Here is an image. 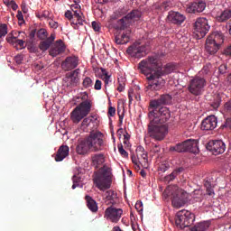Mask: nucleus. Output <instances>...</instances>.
Segmentation results:
<instances>
[{
	"mask_svg": "<svg viewBox=\"0 0 231 231\" xmlns=\"http://www.w3.org/2000/svg\"><path fill=\"white\" fill-rule=\"evenodd\" d=\"M162 196L167 199L171 198V205L174 208H181L187 203V192L182 191L178 186H169Z\"/></svg>",
	"mask_w": 231,
	"mask_h": 231,
	"instance_id": "nucleus-3",
	"label": "nucleus"
},
{
	"mask_svg": "<svg viewBox=\"0 0 231 231\" xmlns=\"http://www.w3.org/2000/svg\"><path fill=\"white\" fill-rule=\"evenodd\" d=\"M138 69L145 75L148 85L145 88L146 93L149 91H160L165 86V79L163 77L172 73L174 67L166 65L162 67V63L158 61L156 56H150L143 60L138 64Z\"/></svg>",
	"mask_w": 231,
	"mask_h": 231,
	"instance_id": "nucleus-1",
	"label": "nucleus"
},
{
	"mask_svg": "<svg viewBox=\"0 0 231 231\" xmlns=\"http://www.w3.org/2000/svg\"><path fill=\"white\" fill-rule=\"evenodd\" d=\"M97 124V118L90 116L83 119L81 123L80 129L84 133H89L83 140L79 141L77 147L76 152L84 156L88 154V152H99V151H104L106 148V136L102 132L98 130H93V126Z\"/></svg>",
	"mask_w": 231,
	"mask_h": 231,
	"instance_id": "nucleus-2",
	"label": "nucleus"
},
{
	"mask_svg": "<svg viewBox=\"0 0 231 231\" xmlns=\"http://www.w3.org/2000/svg\"><path fill=\"white\" fill-rule=\"evenodd\" d=\"M223 54L226 57H231V44L224 50Z\"/></svg>",
	"mask_w": 231,
	"mask_h": 231,
	"instance_id": "nucleus-56",
	"label": "nucleus"
},
{
	"mask_svg": "<svg viewBox=\"0 0 231 231\" xmlns=\"http://www.w3.org/2000/svg\"><path fill=\"white\" fill-rule=\"evenodd\" d=\"M228 71V67L226 66V64H222L218 67V73H220V75H225V73H227Z\"/></svg>",
	"mask_w": 231,
	"mask_h": 231,
	"instance_id": "nucleus-49",
	"label": "nucleus"
},
{
	"mask_svg": "<svg viewBox=\"0 0 231 231\" xmlns=\"http://www.w3.org/2000/svg\"><path fill=\"white\" fill-rule=\"evenodd\" d=\"M137 160H139V161L141 160V162L144 163V165H145V163H147V162H149V157L147 155V152L141 154L139 157H137Z\"/></svg>",
	"mask_w": 231,
	"mask_h": 231,
	"instance_id": "nucleus-48",
	"label": "nucleus"
},
{
	"mask_svg": "<svg viewBox=\"0 0 231 231\" xmlns=\"http://www.w3.org/2000/svg\"><path fill=\"white\" fill-rule=\"evenodd\" d=\"M51 14L48 10H44L36 14V17L41 21H48L51 19Z\"/></svg>",
	"mask_w": 231,
	"mask_h": 231,
	"instance_id": "nucleus-35",
	"label": "nucleus"
},
{
	"mask_svg": "<svg viewBox=\"0 0 231 231\" xmlns=\"http://www.w3.org/2000/svg\"><path fill=\"white\" fill-rule=\"evenodd\" d=\"M105 196L108 201H113L115 200V198H116V194H115V191L113 189L107 190L105 193Z\"/></svg>",
	"mask_w": 231,
	"mask_h": 231,
	"instance_id": "nucleus-42",
	"label": "nucleus"
},
{
	"mask_svg": "<svg viewBox=\"0 0 231 231\" xmlns=\"http://www.w3.org/2000/svg\"><path fill=\"white\" fill-rule=\"evenodd\" d=\"M101 72L103 74L104 79H111V75H109V72L106 69H101Z\"/></svg>",
	"mask_w": 231,
	"mask_h": 231,
	"instance_id": "nucleus-58",
	"label": "nucleus"
},
{
	"mask_svg": "<svg viewBox=\"0 0 231 231\" xmlns=\"http://www.w3.org/2000/svg\"><path fill=\"white\" fill-rule=\"evenodd\" d=\"M61 66L65 71H71V69H75L79 66V58L75 56L67 57Z\"/></svg>",
	"mask_w": 231,
	"mask_h": 231,
	"instance_id": "nucleus-23",
	"label": "nucleus"
},
{
	"mask_svg": "<svg viewBox=\"0 0 231 231\" xmlns=\"http://www.w3.org/2000/svg\"><path fill=\"white\" fill-rule=\"evenodd\" d=\"M64 51H66V44L62 40H58L50 49L49 54L51 57H57L58 55H62Z\"/></svg>",
	"mask_w": 231,
	"mask_h": 231,
	"instance_id": "nucleus-21",
	"label": "nucleus"
},
{
	"mask_svg": "<svg viewBox=\"0 0 231 231\" xmlns=\"http://www.w3.org/2000/svg\"><path fill=\"white\" fill-rule=\"evenodd\" d=\"M168 133L169 127H167L165 124L150 120L148 125V134L151 138L162 142V140L165 139Z\"/></svg>",
	"mask_w": 231,
	"mask_h": 231,
	"instance_id": "nucleus-5",
	"label": "nucleus"
},
{
	"mask_svg": "<svg viewBox=\"0 0 231 231\" xmlns=\"http://www.w3.org/2000/svg\"><path fill=\"white\" fill-rule=\"evenodd\" d=\"M160 151H162V147H160V144H156V143L152 144L151 152H152L153 154H158Z\"/></svg>",
	"mask_w": 231,
	"mask_h": 231,
	"instance_id": "nucleus-47",
	"label": "nucleus"
},
{
	"mask_svg": "<svg viewBox=\"0 0 231 231\" xmlns=\"http://www.w3.org/2000/svg\"><path fill=\"white\" fill-rule=\"evenodd\" d=\"M217 127V117L216 116H207L200 125L202 131H214Z\"/></svg>",
	"mask_w": 231,
	"mask_h": 231,
	"instance_id": "nucleus-18",
	"label": "nucleus"
},
{
	"mask_svg": "<svg viewBox=\"0 0 231 231\" xmlns=\"http://www.w3.org/2000/svg\"><path fill=\"white\" fill-rule=\"evenodd\" d=\"M171 104H172V96L163 94L157 100H152L150 102V107H160V106H169Z\"/></svg>",
	"mask_w": 231,
	"mask_h": 231,
	"instance_id": "nucleus-22",
	"label": "nucleus"
},
{
	"mask_svg": "<svg viewBox=\"0 0 231 231\" xmlns=\"http://www.w3.org/2000/svg\"><path fill=\"white\" fill-rule=\"evenodd\" d=\"M221 45H219V43H216L207 38L205 45L207 53H208L209 55H216V53L219 51Z\"/></svg>",
	"mask_w": 231,
	"mask_h": 231,
	"instance_id": "nucleus-24",
	"label": "nucleus"
},
{
	"mask_svg": "<svg viewBox=\"0 0 231 231\" xmlns=\"http://www.w3.org/2000/svg\"><path fill=\"white\" fill-rule=\"evenodd\" d=\"M51 44H53V41H55V33H51L50 37L45 39Z\"/></svg>",
	"mask_w": 231,
	"mask_h": 231,
	"instance_id": "nucleus-60",
	"label": "nucleus"
},
{
	"mask_svg": "<svg viewBox=\"0 0 231 231\" xmlns=\"http://www.w3.org/2000/svg\"><path fill=\"white\" fill-rule=\"evenodd\" d=\"M131 159L134 165H137V167H140V160H138L134 155H132Z\"/></svg>",
	"mask_w": 231,
	"mask_h": 231,
	"instance_id": "nucleus-59",
	"label": "nucleus"
},
{
	"mask_svg": "<svg viewBox=\"0 0 231 231\" xmlns=\"http://www.w3.org/2000/svg\"><path fill=\"white\" fill-rule=\"evenodd\" d=\"M38 39H41V41H44L48 38V31L46 29H40L36 33Z\"/></svg>",
	"mask_w": 231,
	"mask_h": 231,
	"instance_id": "nucleus-37",
	"label": "nucleus"
},
{
	"mask_svg": "<svg viewBox=\"0 0 231 231\" xmlns=\"http://www.w3.org/2000/svg\"><path fill=\"white\" fill-rule=\"evenodd\" d=\"M221 129H229L231 131V117L226 119L225 123L221 125Z\"/></svg>",
	"mask_w": 231,
	"mask_h": 231,
	"instance_id": "nucleus-46",
	"label": "nucleus"
},
{
	"mask_svg": "<svg viewBox=\"0 0 231 231\" xmlns=\"http://www.w3.org/2000/svg\"><path fill=\"white\" fill-rule=\"evenodd\" d=\"M109 166H103L97 172L95 173L94 183L99 190H107L111 189L113 183V173Z\"/></svg>",
	"mask_w": 231,
	"mask_h": 231,
	"instance_id": "nucleus-4",
	"label": "nucleus"
},
{
	"mask_svg": "<svg viewBox=\"0 0 231 231\" xmlns=\"http://www.w3.org/2000/svg\"><path fill=\"white\" fill-rule=\"evenodd\" d=\"M231 19V9H224L216 15L217 23H226Z\"/></svg>",
	"mask_w": 231,
	"mask_h": 231,
	"instance_id": "nucleus-28",
	"label": "nucleus"
},
{
	"mask_svg": "<svg viewBox=\"0 0 231 231\" xmlns=\"http://www.w3.org/2000/svg\"><path fill=\"white\" fill-rule=\"evenodd\" d=\"M80 69H76L73 71L68 72L63 78V84L67 88H77L79 82H80Z\"/></svg>",
	"mask_w": 231,
	"mask_h": 231,
	"instance_id": "nucleus-14",
	"label": "nucleus"
},
{
	"mask_svg": "<svg viewBox=\"0 0 231 231\" xmlns=\"http://www.w3.org/2000/svg\"><path fill=\"white\" fill-rule=\"evenodd\" d=\"M116 115V108L114 106L108 107V116H115Z\"/></svg>",
	"mask_w": 231,
	"mask_h": 231,
	"instance_id": "nucleus-54",
	"label": "nucleus"
},
{
	"mask_svg": "<svg viewBox=\"0 0 231 231\" xmlns=\"http://www.w3.org/2000/svg\"><path fill=\"white\" fill-rule=\"evenodd\" d=\"M192 217H194V215H192L190 211L185 209L179 211L175 218L176 226L183 230V228L190 226L191 223L194 221Z\"/></svg>",
	"mask_w": 231,
	"mask_h": 231,
	"instance_id": "nucleus-10",
	"label": "nucleus"
},
{
	"mask_svg": "<svg viewBox=\"0 0 231 231\" xmlns=\"http://www.w3.org/2000/svg\"><path fill=\"white\" fill-rule=\"evenodd\" d=\"M92 28L94 32H100V23L97 22H92Z\"/></svg>",
	"mask_w": 231,
	"mask_h": 231,
	"instance_id": "nucleus-55",
	"label": "nucleus"
},
{
	"mask_svg": "<svg viewBox=\"0 0 231 231\" xmlns=\"http://www.w3.org/2000/svg\"><path fill=\"white\" fill-rule=\"evenodd\" d=\"M210 226L208 222H199L190 228L191 231H207Z\"/></svg>",
	"mask_w": 231,
	"mask_h": 231,
	"instance_id": "nucleus-34",
	"label": "nucleus"
},
{
	"mask_svg": "<svg viewBox=\"0 0 231 231\" xmlns=\"http://www.w3.org/2000/svg\"><path fill=\"white\" fill-rule=\"evenodd\" d=\"M70 8L74 12V17H76V21L71 22V26L74 30H79V26L84 24V14L80 11V5L79 4L71 5Z\"/></svg>",
	"mask_w": 231,
	"mask_h": 231,
	"instance_id": "nucleus-17",
	"label": "nucleus"
},
{
	"mask_svg": "<svg viewBox=\"0 0 231 231\" xmlns=\"http://www.w3.org/2000/svg\"><path fill=\"white\" fill-rule=\"evenodd\" d=\"M225 109L226 111H231V100L225 104Z\"/></svg>",
	"mask_w": 231,
	"mask_h": 231,
	"instance_id": "nucleus-63",
	"label": "nucleus"
},
{
	"mask_svg": "<svg viewBox=\"0 0 231 231\" xmlns=\"http://www.w3.org/2000/svg\"><path fill=\"white\" fill-rule=\"evenodd\" d=\"M181 172H183V167L175 169L171 174L164 177V181H166V183H171V181H174V180H176V178H178V176H180Z\"/></svg>",
	"mask_w": 231,
	"mask_h": 231,
	"instance_id": "nucleus-30",
	"label": "nucleus"
},
{
	"mask_svg": "<svg viewBox=\"0 0 231 231\" xmlns=\"http://www.w3.org/2000/svg\"><path fill=\"white\" fill-rule=\"evenodd\" d=\"M11 6L12 10L15 11L17 10V8H19V5H17V4H15V1L11 0V5H9Z\"/></svg>",
	"mask_w": 231,
	"mask_h": 231,
	"instance_id": "nucleus-61",
	"label": "nucleus"
},
{
	"mask_svg": "<svg viewBox=\"0 0 231 231\" xmlns=\"http://www.w3.org/2000/svg\"><path fill=\"white\" fill-rule=\"evenodd\" d=\"M226 30H228L229 33L231 34V19L226 24Z\"/></svg>",
	"mask_w": 231,
	"mask_h": 231,
	"instance_id": "nucleus-64",
	"label": "nucleus"
},
{
	"mask_svg": "<svg viewBox=\"0 0 231 231\" xmlns=\"http://www.w3.org/2000/svg\"><path fill=\"white\" fill-rule=\"evenodd\" d=\"M82 86H83V88H85L86 89H88V88H93V79H91V78H89V77H86V78L83 79Z\"/></svg>",
	"mask_w": 231,
	"mask_h": 231,
	"instance_id": "nucleus-38",
	"label": "nucleus"
},
{
	"mask_svg": "<svg viewBox=\"0 0 231 231\" xmlns=\"http://www.w3.org/2000/svg\"><path fill=\"white\" fill-rule=\"evenodd\" d=\"M72 181H73L72 189H77V187H79L80 185L79 183L82 181V178L79 174L74 175L72 177Z\"/></svg>",
	"mask_w": 231,
	"mask_h": 231,
	"instance_id": "nucleus-39",
	"label": "nucleus"
},
{
	"mask_svg": "<svg viewBox=\"0 0 231 231\" xmlns=\"http://www.w3.org/2000/svg\"><path fill=\"white\" fill-rule=\"evenodd\" d=\"M206 149L210 151L215 156H217V154H223L226 151V145L221 140L209 141Z\"/></svg>",
	"mask_w": 231,
	"mask_h": 231,
	"instance_id": "nucleus-16",
	"label": "nucleus"
},
{
	"mask_svg": "<svg viewBox=\"0 0 231 231\" xmlns=\"http://www.w3.org/2000/svg\"><path fill=\"white\" fill-rule=\"evenodd\" d=\"M128 55L135 59H142L147 55V46L140 45V43H134L126 50Z\"/></svg>",
	"mask_w": 231,
	"mask_h": 231,
	"instance_id": "nucleus-15",
	"label": "nucleus"
},
{
	"mask_svg": "<svg viewBox=\"0 0 231 231\" xmlns=\"http://www.w3.org/2000/svg\"><path fill=\"white\" fill-rule=\"evenodd\" d=\"M51 46V44L49 42H47L46 40H42L39 44V49L41 50V51H48Z\"/></svg>",
	"mask_w": 231,
	"mask_h": 231,
	"instance_id": "nucleus-36",
	"label": "nucleus"
},
{
	"mask_svg": "<svg viewBox=\"0 0 231 231\" xmlns=\"http://www.w3.org/2000/svg\"><path fill=\"white\" fill-rule=\"evenodd\" d=\"M210 30V25L208 24V20L204 17L197 18L194 23V32L198 39H203Z\"/></svg>",
	"mask_w": 231,
	"mask_h": 231,
	"instance_id": "nucleus-12",
	"label": "nucleus"
},
{
	"mask_svg": "<svg viewBox=\"0 0 231 231\" xmlns=\"http://www.w3.org/2000/svg\"><path fill=\"white\" fill-rule=\"evenodd\" d=\"M149 119L152 122L165 124L171 118V111L165 106L151 107L149 106Z\"/></svg>",
	"mask_w": 231,
	"mask_h": 231,
	"instance_id": "nucleus-7",
	"label": "nucleus"
},
{
	"mask_svg": "<svg viewBox=\"0 0 231 231\" xmlns=\"http://www.w3.org/2000/svg\"><path fill=\"white\" fill-rule=\"evenodd\" d=\"M219 106H221V99H219V97H217L211 104V106L213 107V109H217V107H219Z\"/></svg>",
	"mask_w": 231,
	"mask_h": 231,
	"instance_id": "nucleus-51",
	"label": "nucleus"
},
{
	"mask_svg": "<svg viewBox=\"0 0 231 231\" xmlns=\"http://www.w3.org/2000/svg\"><path fill=\"white\" fill-rule=\"evenodd\" d=\"M145 152V148H143V146H138L136 148V154H137V158H140V156H142V154H144Z\"/></svg>",
	"mask_w": 231,
	"mask_h": 231,
	"instance_id": "nucleus-50",
	"label": "nucleus"
},
{
	"mask_svg": "<svg viewBox=\"0 0 231 231\" xmlns=\"http://www.w3.org/2000/svg\"><path fill=\"white\" fill-rule=\"evenodd\" d=\"M65 17H66V19L70 21V23H73V21H75V19H77V17H75V14H73V13H71V11H69V10L65 12Z\"/></svg>",
	"mask_w": 231,
	"mask_h": 231,
	"instance_id": "nucleus-44",
	"label": "nucleus"
},
{
	"mask_svg": "<svg viewBox=\"0 0 231 231\" xmlns=\"http://www.w3.org/2000/svg\"><path fill=\"white\" fill-rule=\"evenodd\" d=\"M207 86V80L199 76H196L189 81V85L188 89L191 95H195V97H199L203 93V89Z\"/></svg>",
	"mask_w": 231,
	"mask_h": 231,
	"instance_id": "nucleus-11",
	"label": "nucleus"
},
{
	"mask_svg": "<svg viewBox=\"0 0 231 231\" xmlns=\"http://www.w3.org/2000/svg\"><path fill=\"white\" fill-rule=\"evenodd\" d=\"M117 148L121 156H124V158H127V156H129V153L124 150V145H122V143L118 144Z\"/></svg>",
	"mask_w": 231,
	"mask_h": 231,
	"instance_id": "nucleus-45",
	"label": "nucleus"
},
{
	"mask_svg": "<svg viewBox=\"0 0 231 231\" xmlns=\"http://www.w3.org/2000/svg\"><path fill=\"white\" fill-rule=\"evenodd\" d=\"M94 89H96L97 91H100V89H102V81L99 79L96 80V83L94 85Z\"/></svg>",
	"mask_w": 231,
	"mask_h": 231,
	"instance_id": "nucleus-53",
	"label": "nucleus"
},
{
	"mask_svg": "<svg viewBox=\"0 0 231 231\" xmlns=\"http://www.w3.org/2000/svg\"><path fill=\"white\" fill-rule=\"evenodd\" d=\"M89 113H91V101H83L70 113V120L73 124H79Z\"/></svg>",
	"mask_w": 231,
	"mask_h": 231,
	"instance_id": "nucleus-6",
	"label": "nucleus"
},
{
	"mask_svg": "<svg viewBox=\"0 0 231 231\" xmlns=\"http://www.w3.org/2000/svg\"><path fill=\"white\" fill-rule=\"evenodd\" d=\"M171 152H198V140L188 139L170 147Z\"/></svg>",
	"mask_w": 231,
	"mask_h": 231,
	"instance_id": "nucleus-9",
	"label": "nucleus"
},
{
	"mask_svg": "<svg viewBox=\"0 0 231 231\" xmlns=\"http://www.w3.org/2000/svg\"><path fill=\"white\" fill-rule=\"evenodd\" d=\"M122 15H124V11L122 9H118L111 15V19L113 21H116V19H119Z\"/></svg>",
	"mask_w": 231,
	"mask_h": 231,
	"instance_id": "nucleus-43",
	"label": "nucleus"
},
{
	"mask_svg": "<svg viewBox=\"0 0 231 231\" xmlns=\"http://www.w3.org/2000/svg\"><path fill=\"white\" fill-rule=\"evenodd\" d=\"M68 156H69V147L68 145H61L56 152L55 162H62Z\"/></svg>",
	"mask_w": 231,
	"mask_h": 231,
	"instance_id": "nucleus-25",
	"label": "nucleus"
},
{
	"mask_svg": "<svg viewBox=\"0 0 231 231\" xmlns=\"http://www.w3.org/2000/svg\"><path fill=\"white\" fill-rule=\"evenodd\" d=\"M76 100H81L82 102H91L89 100V94L88 92H82L76 97Z\"/></svg>",
	"mask_w": 231,
	"mask_h": 231,
	"instance_id": "nucleus-41",
	"label": "nucleus"
},
{
	"mask_svg": "<svg viewBox=\"0 0 231 231\" xmlns=\"http://www.w3.org/2000/svg\"><path fill=\"white\" fill-rule=\"evenodd\" d=\"M135 209L137 212H143V203H142V201H137L135 203Z\"/></svg>",
	"mask_w": 231,
	"mask_h": 231,
	"instance_id": "nucleus-52",
	"label": "nucleus"
},
{
	"mask_svg": "<svg viewBox=\"0 0 231 231\" xmlns=\"http://www.w3.org/2000/svg\"><path fill=\"white\" fill-rule=\"evenodd\" d=\"M131 39V30H126L122 33L116 34L115 37L116 43L127 44Z\"/></svg>",
	"mask_w": 231,
	"mask_h": 231,
	"instance_id": "nucleus-26",
	"label": "nucleus"
},
{
	"mask_svg": "<svg viewBox=\"0 0 231 231\" xmlns=\"http://www.w3.org/2000/svg\"><path fill=\"white\" fill-rule=\"evenodd\" d=\"M49 26H51V28H54V30H57V28H59V23L50 20Z\"/></svg>",
	"mask_w": 231,
	"mask_h": 231,
	"instance_id": "nucleus-57",
	"label": "nucleus"
},
{
	"mask_svg": "<svg viewBox=\"0 0 231 231\" xmlns=\"http://www.w3.org/2000/svg\"><path fill=\"white\" fill-rule=\"evenodd\" d=\"M7 42L13 44V46H19L20 50H24V41L21 39H17L15 36H12L10 38H6Z\"/></svg>",
	"mask_w": 231,
	"mask_h": 231,
	"instance_id": "nucleus-32",
	"label": "nucleus"
},
{
	"mask_svg": "<svg viewBox=\"0 0 231 231\" xmlns=\"http://www.w3.org/2000/svg\"><path fill=\"white\" fill-rule=\"evenodd\" d=\"M124 214L123 208H115V206H110L105 210L104 218L110 223H118L122 218Z\"/></svg>",
	"mask_w": 231,
	"mask_h": 231,
	"instance_id": "nucleus-13",
	"label": "nucleus"
},
{
	"mask_svg": "<svg viewBox=\"0 0 231 231\" xmlns=\"http://www.w3.org/2000/svg\"><path fill=\"white\" fill-rule=\"evenodd\" d=\"M207 39L211 41V42L219 44L220 46L225 42V35L223 32L217 31L211 32Z\"/></svg>",
	"mask_w": 231,
	"mask_h": 231,
	"instance_id": "nucleus-27",
	"label": "nucleus"
},
{
	"mask_svg": "<svg viewBox=\"0 0 231 231\" xmlns=\"http://www.w3.org/2000/svg\"><path fill=\"white\" fill-rule=\"evenodd\" d=\"M7 34L8 25H6L5 23H0V39H2V37H6Z\"/></svg>",
	"mask_w": 231,
	"mask_h": 231,
	"instance_id": "nucleus-40",
	"label": "nucleus"
},
{
	"mask_svg": "<svg viewBox=\"0 0 231 231\" xmlns=\"http://www.w3.org/2000/svg\"><path fill=\"white\" fill-rule=\"evenodd\" d=\"M142 17V13L138 10H133L131 13L121 18L116 22L114 25L116 30H125V28H129V25L133 21H138Z\"/></svg>",
	"mask_w": 231,
	"mask_h": 231,
	"instance_id": "nucleus-8",
	"label": "nucleus"
},
{
	"mask_svg": "<svg viewBox=\"0 0 231 231\" xmlns=\"http://www.w3.org/2000/svg\"><path fill=\"white\" fill-rule=\"evenodd\" d=\"M167 19L172 24H177V26H180L185 23V19H187V17H185L184 14L180 12L170 11L168 13Z\"/></svg>",
	"mask_w": 231,
	"mask_h": 231,
	"instance_id": "nucleus-20",
	"label": "nucleus"
},
{
	"mask_svg": "<svg viewBox=\"0 0 231 231\" xmlns=\"http://www.w3.org/2000/svg\"><path fill=\"white\" fill-rule=\"evenodd\" d=\"M117 115L119 116V125H122L124 124V113L120 114V111H117Z\"/></svg>",
	"mask_w": 231,
	"mask_h": 231,
	"instance_id": "nucleus-62",
	"label": "nucleus"
},
{
	"mask_svg": "<svg viewBox=\"0 0 231 231\" xmlns=\"http://www.w3.org/2000/svg\"><path fill=\"white\" fill-rule=\"evenodd\" d=\"M172 1L165 0L162 3L156 5V9L160 10L161 12H169L171 8H172Z\"/></svg>",
	"mask_w": 231,
	"mask_h": 231,
	"instance_id": "nucleus-33",
	"label": "nucleus"
},
{
	"mask_svg": "<svg viewBox=\"0 0 231 231\" xmlns=\"http://www.w3.org/2000/svg\"><path fill=\"white\" fill-rule=\"evenodd\" d=\"M207 8V3L203 1L193 2L188 5L186 8V12L188 14H201V12H205Z\"/></svg>",
	"mask_w": 231,
	"mask_h": 231,
	"instance_id": "nucleus-19",
	"label": "nucleus"
},
{
	"mask_svg": "<svg viewBox=\"0 0 231 231\" xmlns=\"http://www.w3.org/2000/svg\"><path fill=\"white\" fill-rule=\"evenodd\" d=\"M87 207L89 210L92 212H98V204H97V201L91 198V196L87 195L85 197Z\"/></svg>",
	"mask_w": 231,
	"mask_h": 231,
	"instance_id": "nucleus-31",
	"label": "nucleus"
},
{
	"mask_svg": "<svg viewBox=\"0 0 231 231\" xmlns=\"http://www.w3.org/2000/svg\"><path fill=\"white\" fill-rule=\"evenodd\" d=\"M106 162L104 153H97L92 156V165L96 168L98 169L101 165L104 164Z\"/></svg>",
	"mask_w": 231,
	"mask_h": 231,
	"instance_id": "nucleus-29",
	"label": "nucleus"
}]
</instances>
